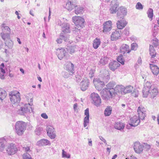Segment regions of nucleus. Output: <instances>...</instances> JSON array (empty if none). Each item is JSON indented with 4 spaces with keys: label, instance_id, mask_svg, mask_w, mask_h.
<instances>
[{
    "label": "nucleus",
    "instance_id": "24",
    "mask_svg": "<svg viewBox=\"0 0 159 159\" xmlns=\"http://www.w3.org/2000/svg\"><path fill=\"white\" fill-rule=\"evenodd\" d=\"M118 20L116 23L117 27L119 29H122L127 25V22L124 18H121Z\"/></svg>",
    "mask_w": 159,
    "mask_h": 159
},
{
    "label": "nucleus",
    "instance_id": "7",
    "mask_svg": "<svg viewBox=\"0 0 159 159\" xmlns=\"http://www.w3.org/2000/svg\"><path fill=\"white\" fill-rule=\"evenodd\" d=\"M72 19L73 21L78 28L80 27L83 28L84 27V20L83 18L78 16H75L73 17Z\"/></svg>",
    "mask_w": 159,
    "mask_h": 159
},
{
    "label": "nucleus",
    "instance_id": "8",
    "mask_svg": "<svg viewBox=\"0 0 159 159\" xmlns=\"http://www.w3.org/2000/svg\"><path fill=\"white\" fill-rule=\"evenodd\" d=\"M90 97L93 101L92 103L95 106L98 107L101 105V99L98 94L93 93L91 94Z\"/></svg>",
    "mask_w": 159,
    "mask_h": 159
},
{
    "label": "nucleus",
    "instance_id": "2",
    "mask_svg": "<svg viewBox=\"0 0 159 159\" xmlns=\"http://www.w3.org/2000/svg\"><path fill=\"white\" fill-rule=\"evenodd\" d=\"M9 98L12 104H18L20 100V94L17 91H12L9 93Z\"/></svg>",
    "mask_w": 159,
    "mask_h": 159
},
{
    "label": "nucleus",
    "instance_id": "22",
    "mask_svg": "<svg viewBox=\"0 0 159 159\" xmlns=\"http://www.w3.org/2000/svg\"><path fill=\"white\" fill-rule=\"evenodd\" d=\"M121 31L119 30H116L113 32L111 35L112 41H115L120 38Z\"/></svg>",
    "mask_w": 159,
    "mask_h": 159
},
{
    "label": "nucleus",
    "instance_id": "59",
    "mask_svg": "<svg viewBox=\"0 0 159 159\" xmlns=\"http://www.w3.org/2000/svg\"><path fill=\"white\" fill-rule=\"evenodd\" d=\"M94 71L93 70H90L89 73V76L90 78H92L94 76Z\"/></svg>",
    "mask_w": 159,
    "mask_h": 159
},
{
    "label": "nucleus",
    "instance_id": "14",
    "mask_svg": "<svg viewBox=\"0 0 159 159\" xmlns=\"http://www.w3.org/2000/svg\"><path fill=\"white\" fill-rule=\"evenodd\" d=\"M127 13L126 9L123 7H120L118 10L117 13V16L118 19L124 18V16L126 15Z\"/></svg>",
    "mask_w": 159,
    "mask_h": 159
},
{
    "label": "nucleus",
    "instance_id": "34",
    "mask_svg": "<svg viewBox=\"0 0 159 159\" xmlns=\"http://www.w3.org/2000/svg\"><path fill=\"white\" fill-rule=\"evenodd\" d=\"M101 44L100 39L96 38L93 41V47L95 49H97Z\"/></svg>",
    "mask_w": 159,
    "mask_h": 159
},
{
    "label": "nucleus",
    "instance_id": "15",
    "mask_svg": "<svg viewBox=\"0 0 159 159\" xmlns=\"http://www.w3.org/2000/svg\"><path fill=\"white\" fill-rule=\"evenodd\" d=\"M89 82L87 78H83L80 84L81 90L83 91L86 90L88 88Z\"/></svg>",
    "mask_w": 159,
    "mask_h": 159
},
{
    "label": "nucleus",
    "instance_id": "17",
    "mask_svg": "<svg viewBox=\"0 0 159 159\" xmlns=\"http://www.w3.org/2000/svg\"><path fill=\"white\" fill-rule=\"evenodd\" d=\"M75 0H68L66 5V8L68 10L71 11L75 7Z\"/></svg>",
    "mask_w": 159,
    "mask_h": 159
},
{
    "label": "nucleus",
    "instance_id": "26",
    "mask_svg": "<svg viewBox=\"0 0 159 159\" xmlns=\"http://www.w3.org/2000/svg\"><path fill=\"white\" fill-rule=\"evenodd\" d=\"M6 143V141L4 138H1L0 139V151L3 153L6 152V150L5 148Z\"/></svg>",
    "mask_w": 159,
    "mask_h": 159
},
{
    "label": "nucleus",
    "instance_id": "16",
    "mask_svg": "<svg viewBox=\"0 0 159 159\" xmlns=\"http://www.w3.org/2000/svg\"><path fill=\"white\" fill-rule=\"evenodd\" d=\"M134 148L135 152L137 153H141L143 150V147L139 142H136L134 143Z\"/></svg>",
    "mask_w": 159,
    "mask_h": 159
},
{
    "label": "nucleus",
    "instance_id": "48",
    "mask_svg": "<svg viewBox=\"0 0 159 159\" xmlns=\"http://www.w3.org/2000/svg\"><path fill=\"white\" fill-rule=\"evenodd\" d=\"M54 131H55L53 127L52 126H50L49 127L48 126V127L47 129V134L48 135H50L51 133Z\"/></svg>",
    "mask_w": 159,
    "mask_h": 159
},
{
    "label": "nucleus",
    "instance_id": "58",
    "mask_svg": "<svg viewBox=\"0 0 159 159\" xmlns=\"http://www.w3.org/2000/svg\"><path fill=\"white\" fill-rule=\"evenodd\" d=\"M82 77L80 75H75V80H76L77 82H80V81Z\"/></svg>",
    "mask_w": 159,
    "mask_h": 159
},
{
    "label": "nucleus",
    "instance_id": "55",
    "mask_svg": "<svg viewBox=\"0 0 159 159\" xmlns=\"http://www.w3.org/2000/svg\"><path fill=\"white\" fill-rule=\"evenodd\" d=\"M138 47V45L136 43H133L131 44V49L132 50H136Z\"/></svg>",
    "mask_w": 159,
    "mask_h": 159
},
{
    "label": "nucleus",
    "instance_id": "33",
    "mask_svg": "<svg viewBox=\"0 0 159 159\" xmlns=\"http://www.w3.org/2000/svg\"><path fill=\"white\" fill-rule=\"evenodd\" d=\"M114 128L119 130H120L121 129H123L124 127V125L123 123L121 122H116L114 125Z\"/></svg>",
    "mask_w": 159,
    "mask_h": 159
},
{
    "label": "nucleus",
    "instance_id": "23",
    "mask_svg": "<svg viewBox=\"0 0 159 159\" xmlns=\"http://www.w3.org/2000/svg\"><path fill=\"white\" fill-rule=\"evenodd\" d=\"M154 64L151 63H150L149 67L153 74L157 75L159 73V68Z\"/></svg>",
    "mask_w": 159,
    "mask_h": 159
},
{
    "label": "nucleus",
    "instance_id": "53",
    "mask_svg": "<svg viewBox=\"0 0 159 159\" xmlns=\"http://www.w3.org/2000/svg\"><path fill=\"white\" fill-rule=\"evenodd\" d=\"M135 7L137 9L141 10L143 9V6L140 2L137 3Z\"/></svg>",
    "mask_w": 159,
    "mask_h": 159
},
{
    "label": "nucleus",
    "instance_id": "3",
    "mask_svg": "<svg viewBox=\"0 0 159 159\" xmlns=\"http://www.w3.org/2000/svg\"><path fill=\"white\" fill-rule=\"evenodd\" d=\"M116 93V92H114V90L112 89L109 91L104 89L101 92V94L103 99L107 101L110 100L111 99L114 97Z\"/></svg>",
    "mask_w": 159,
    "mask_h": 159
},
{
    "label": "nucleus",
    "instance_id": "6",
    "mask_svg": "<svg viewBox=\"0 0 159 159\" xmlns=\"http://www.w3.org/2000/svg\"><path fill=\"white\" fill-rule=\"evenodd\" d=\"M67 49L64 48L58 49L57 50V55L58 58L61 60L64 58L65 59H68L69 56H68Z\"/></svg>",
    "mask_w": 159,
    "mask_h": 159
},
{
    "label": "nucleus",
    "instance_id": "37",
    "mask_svg": "<svg viewBox=\"0 0 159 159\" xmlns=\"http://www.w3.org/2000/svg\"><path fill=\"white\" fill-rule=\"evenodd\" d=\"M10 33H4L3 32L1 33L2 37L5 41L10 39Z\"/></svg>",
    "mask_w": 159,
    "mask_h": 159
},
{
    "label": "nucleus",
    "instance_id": "41",
    "mask_svg": "<svg viewBox=\"0 0 159 159\" xmlns=\"http://www.w3.org/2000/svg\"><path fill=\"white\" fill-rule=\"evenodd\" d=\"M80 32V29L76 28V27H75V29L73 31V34L74 36H76L77 40H78L77 39L78 38H80V37L78 35Z\"/></svg>",
    "mask_w": 159,
    "mask_h": 159
},
{
    "label": "nucleus",
    "instance_id": "47",
    "mask_svg": "<svg viewBox=\"0 0 159 159\" xmlns=\"http://www.w3.org/2000/svg\"><path fill=\"white\" fill-rule=\"evenodd\" d=\"M89 116H86L85 117L84 121V126L86 127L89 123Z\"/></svg>",
    "mask_w": 159,
    "mask_h": 159
},
{
    "label": "nucleus",
    "instance_id": "63",
    "mask_svg": "<svg viewBox=\"0 0 159 159\" xmlns=\"http://www.w3.org/2000/svg\"><path fill=\"white\" fill-rule=\"evenodd\" d=\"M84 114L86 116H89V109L88 108H87L85 110Z\"/></svg>",
    "mask_w": 159,
    "mask_h": 159
},
{
    "label": "nucleus",
    "instance_id": "11",
    "mask_svg": "<svg viewBox=\"0 0 159 159\" xmlns=\"http://www.w3.org/2000/svg\"><path fill=\"white\" fill-rule=\"evenodd\" d=\"M70 35L68 34H65L63 33L60 34L59 38L57 39L56 40L58 43H61L62 42V40H63L65 42H69Z\"/></svg>",
    "mask_w": 159,
    "mask_h": 159
},
{
    "label": "nucleus",
    "instance_id": "64",
    "mask_svg": "<svg viewBox=\"0 0 159 159\" xmlns=\"http://www.w3.org/2000/svg\"><path fill=\"white\" fill-rule=\"evenodd\" d=\"M5 76L4 74H2V73L0 72V78L2 79H4L5 78Z\"/></svg>",
    "mask_w": 159,
    "mask_h": 159
},
{
    "label": "nucleus",
    "instance_id": "42",
    "mask_svg": "<svg viewBox=\"0 0 159 159\" xmlns=\"http://www.w3.org/2000/svg\"><path fill=\"white\" fill-rule=\"evenodd\" d=\"M1 28L3 31L7 32V33H10V29L7 26H5L4 24H2L1 25Z\"/></svg>",
    "mask_w": 159,
    "mask_h": 159
},
{
    "label": "nucleus",
    "instance_id": "52",
    "mask_svg": "<svg viewBox=\"0 0 159 159\" xmlns=\"http://www.w3.org/2000/svg\"><path fill=\"white\" fill-rule=\"evenodd\" d=\"M152 44L155 47H156L158 45V40L157 38L154 37V38L152 39Z\"/></svg>",
    "mask_w": 159,
    "mask_h": 159
},
{
    "label": "nucleus",
    "instance_id": "57",
    "mask_svg": "<svg viewBox=\"0 0 159 159\" xmlns=\"http://www.w3.org/2000/svg\"><path fill=\"white\" fill-rule=\"evenodd\" d=\"M48 136L52 139H53L55 138L56 137V135L55 134V132H53L51 133L50 135H48Z\"/></svg>",
    "mask_w": 159,
    "mask_h": 159
},
{
    "label": "nucleus",
    "instance_id": "45",
    "mask_svg": "<svg viewBox=\"0 0 159 159\" xmlns=\"http://www.w3.org/2000/svg\"><path fill=\"white\" fill-rule=\"evenodd\" d=\"M43 130V128L42 127L37 126L34 131V132L36 134L39 135Z\"/></svg>",
    "mask_w": 159,
    "mask_h": 159
},
{
    "label": "nucleus",
    "instance_id": "61",
    "mask_svg": "<svg viewBox=\"0 0 159 159\" xmlns=\"http://www.w3.org/2000/svg\"><path fill=\"white\" fill-rule=\"evenodd\" d=\"M41 116L45 119H47L48 118L46 113H43L41 114Z\"/></svg>",
    "mask_w": 159,
    "mask_h": 159
},
{
    "label": "nucleus",
    "instance_id": "21",
    "mask_svg": "<svg viewBox=\"0 0 159 159\" xmlns=\"http://www.w3.org/2000/svg\"><path fill=\"white\" fill-rule=\"evenodd\" d=\"M65 69L70 73L71 74H73L74 71V65L70 62H68L66 63L65 66Z\"/></svg>",
    "mask_w": 159,
    "mask_h": 159
},
{
    "label": "nucleus",
    "instance_id": "1",
    "mask_svg": "<svg viewBox=\"0 0 159 159\" xmlns=\"http://www.w3.org/2000/svg\"><path fill=\"white\" fill-rule=\"evenodd\" d=\"M124 56L125 57V55H124ZM128 58L126 59L125 57H124L122 54H120L117 58V61H114L111 62L109 63V68L111 70L114 71L120 65V64L118 62L120 63L122 65H123L125 64V61L126 60H128Z\"/></svg>",
    "mask_w": 159,
    "mask_h": 159
},
{
    "label": "nucleus",
    "instance_id": "31",
    "mask_svg": "<svg viewBox=\"0 0 159 159\" xmlns=\"http://www.w3.org/2000/svg\"><path fill=\"white\" fill-rule=\"evenodd\" d=\"M75 8V13L77 15L78 14H82L84 11V8L83 7L76 5Z\"/></svg>",
    "mask_w": 159,
    "mask_h": 159
},
{
    "label": "nucleus",
    "instance_id": "49",
    "mask_svg": "<svg viewBox=\"0 0 159 159\" xmlns=\"http://www.w3.org/2000/svg\"><path fill=\"white\" fill-rule=\"evenodd\" d=\"M75 46H71L69 48L67 51L71 54H72L74 53L75 51Z\"/></svg>",
    "mask_w": 159,
    "mask_h": 159
},
{
    "label": "nucleus",
    "instance_id": "38",
    "mask_svg": "<svg viewBox=\"0 0 159 159\" xmlns=\"http://www.w3.org/2000/svg\"><path fill=\"white\" fill-rule=\"evenodd\" d=\"M108 60V58L106 57H102L99 62V64L101 65L102 66L106 64L107 63Z\"/></svg>",
    "mask_w": 159,
    "mask_h": 159
},
{
    "label": "nucleus",
    "instance_id": "51",
    "mask_svg": "<svg viewBox=\"0 0 159 159\" xmlns=\"http://www.w3.org/2000/svg\"><path fill=\"white\" fill-rule=\"evenodd\" d=\"M23 159H32L31 156L27 152L23 155Z\"/></svg>",
    "mask_w": 159,
    "mask_h": 159
},
{
    "label": "nucleus",
    "instance_id": "12",
    "mask_svg": "<svg viewBox=\"0 0 159 159\" xmlns=\"http://www.w3.org/2000/svg\"><path fill=\"white\" fill-rule=\"evenodd\" d=\"M144 86L143 90V95L144 97L146 98L148 95L150 94V87L151 86L150 83L148 82H146Z\"/></svg>",
    "mask_w": 159,
    "mask_h": 159
},
{
    "label": "nucleus",
    "instance_id": "54",
    "mask_svg": "<svg viewBox=\"0 0 159 159\" xmlns=\"http://www.w3.org/2000/svg\"><path fill=\"white\" fill-rule=\"evenodd\" d=\"M73 74H71L70 73H68L67 72H63V77L66 78H68L70 77L71 75H72Z\"/></svg>",
    "mask_w": 159,
    "mask_h": 159
},
{
    "label": "nucleus",
    "instance_id": "30",
    "mask_svg": "<svg viewBox=\"0 0 159 159\" xmlns=\"http://www.w3.org/2000/svg\"><path fill=\"white\" fill-rule=\"evenodd\" d=\"M124 88V86L121 85H116L114 89L115 91L116 92L115 95L117 93H121L122 94L123 93Z\"/></svg>",
    "mask_w": 159,
    "mask_h": 159
},
{
    "label": "nucleus",
    "instance_id": "39",
    "mask_svg": "<svg viewBox=\"0 0 159 159\" xmlns=\"http://www.w3.org/2000/svg\"><path fill=\"white\" fill-rule=\"evenodd\" d=\"M112 107L111 106H108L104 111V115L106 116H109L111 113Z\"/></svg>",
    "mask_w": 159,
    "mask_h": 159
},
{
    "label": "nucleus",
    "instance_id": "40",
    "mask_svg": "<svg viewBox=\"0 0 159 159\" xmlns=\"http://www.w3.org/2000/svg\"><path fill=\"white\" fill-rule=\"evenodd\" d=\"M5 42V45L9 48H12L13 46V42L10 39L6 40Z\"/></svg>",
    "mask_w": 159,
    "mask_h": 159
},
{
    "label": "nucleus",
    "instance_id": "18",
    "mask_svg": "<svg viewBox=\"0 0 159 159\" xmlns=\"http://www.w3.org/2000/svg\"><path fill=\"white\" fill-rule=\"evenodd\" d=\"M119 5V3L116 1L111 2V5L110 9V13L111 14L115 13L117 11H118V7Z\"/></svg>",
    "mask_w": 159,
    "mask_h": 159
},
{
    "label": "nucleus",
    "instance_id": "36",
    "mask_svg": "<svg viewBox=\"0 0 159 159\" xmlns=\"http://www.w3.org/2000/svg\"><path fill=\"white\" fill-rule=\"evenodd\" d=\"M150 94L152 97L154 98L158 93V90L156 88H152L151 86L150 87Z\"/></svg>",
    "mask_w": 159,
    "mask_h": 159
},
{
    "label": "nucleus",
    "instance_id": "35",
    "mask_svg": "<svg viewBox=\"0 0 159 159\" xmlns=\"http://www.w3.org/2000/svg\"><path fill=\"white\" fill-rule=\"evenodd\" d=\"M123 93L124 94L127 93H129L132 92L133 87L131 85H128L124 88L123 89Z\"/></svg>",
    "mask_w": 159,
    "mask_h": 159
},
{
    "label": "nucleus",
    "instance_id": "28",
    "mask_svg": "<svg viewBox=\"0 0 159 159\" xmlns=\"http://www.w3.org/2000/svg\"><path fill=\"white\" fill-rule=\"evenodd\" d=\"M121 52L124 54L125 53H129L131 51L129 46L126 44H123L121 48Z\"/></svg>",
    "mask_w": 159,
    "mask_h": 159
},
{
    "label": "nucleus",
    "instance_id": "4",
    "mask_svg": "<svg viewBox=\"0 0 159 159\" xmlns=\"http://www.w3.org/2000/svg\"><path fill=\"white\" fill-rule=\"evenodd\" d=\"M26 124L22 121L17 122L15 125L16 132L19 135H21L26 129Z\"/></svg>",
    "mask_w": 159,
    "mask_h": 159
},
{
    "label": "nucleus",
    "instance_id": "44",
    "mask_svg": "<svg viewBox=\"0 0 159 159\" xmlns=\"http://www.w3.org/2000/svg\"><path fill=\"white\" fill-rule=\"evenodd\" d=\"M104 74V75L102 77L103 80L107 82L110 79L109 74L107 71L105 70Z\"/></svg>",
    "mask_w": 159,
    "mask_h": 159
},
{
    "label": "nucleus",
    "instance_id": "20",
    "mask_svg": "<svg viewBox=\"0 0 159 159\" xmlns=\"http://www.w3.org/2000/svg\"><path fill=\"white\" fill-rule=\"evenodd\" d=\"M140 120L139 117L137 118V116H135L130 119V122L129 124L131 126L135 127L138 125L140 122Z\"/></svg>",
    "mask_w": 159,
    "mask_h": 159
},
{
    "label": "nucleus",
    "instance_id": "32",
    "mask_svg": "<svg viewBox=\"0 0 159 159\" xmlns=\"http://www.w3.org/2000/svg\"><path fill=\"white\" fill-rule=\"evenodd\" d=\"M7 96L6 92L2 89H0V102H2Z\"/></svg>",
    "mask_w": 159,
    "mask_h": 159
},
{
    "label": "nucleus",
    "instance_id": "56",
    "mask_svg": "<svg viewBox=\"0 0 159 159\" xmlns=\"http://www.w3.org/2000/svg\"><path fill=\"white\" fill-rule=\"evenodd\" d=\"M143 148H144V149L146 151L148 150L151 147L150 145L145 143H144V144L143 145Z\"/></svg>",
    "mask_w": 159,
    "mask_h": 159
},
{
    "label": "nucleus",
    "instance_id": "50",
    "mask_svg": "<svg viewBox=\"0 0 159 159\" xmlns=\"http://www.w3.org/2000/svg\"><path fill=\"white\" fill-rule=\"evenodd\" d=\"M123 35H125V36H128L129 34V27L126 28L123 32Z\"/></svg>",
    "mask_w": 159,
    "mask_h": 159
},
{
    "label": "nucleus",
    "instance_id": "13",
    "mask_svg": "<svg viewBox=\"0 0 159 159\" xmlns=\"http://www.w3.org/2000/svg\"><path fill=\"white\" fill-rule=\"evenodd\" d=\"M138 117L141 120L144 119L146 116V109L143 106H141L139 107L138 109Z\"/></svg>",
    "mask_w": 159,
    "mask_h": 159
},
{
    "label": "nucleus",
    "instance_id": "9",
    "mask_svg": "<svg viewBox=\"0 0 159 159\" xmlns=\"http://www.w3.org/2000/svg\"><path fill=\"white\" fill-rule=\"evenodd\" d=\"M6 152H7L8 155H11L16 152L17 148L15 144L11 143L7 145L6 148Z\"/></svg>",
    "mask_w": 159,
    "mask_h": 159
},
{
    "label": "nucleus",
    "instance_id": "27",
    "mask_svg": "<svg viewBox=\"0 0 159 159\" xmlns=\"http://www.w3.org/2000/svg\"><path fill=\"white\" fill-rule=\"evenodd\" d=\"M97 83H95L96 86L95 87L96 89L98 90H101L104 86L105 84L104 82L103 81H101L100 79H98L96 80Z\"/></svg>",
    "mask_w": 159,
    "mask_h": 159
},
{
    "label": "nucleus",
    "instance_id": "43",
    "mask_svg": "<svg viewBox=\"0 0 159 159\" xmlns=\"http://www.w3.org/2000/svg\"><path fill=\"white\" fill-rule=\"evenodd\" d=\"M114 85L115 84L113 83L110 82L106 85L107 88L106 89L109 91L112 89L115 91L114 89Z\"/></svg>",
    "mask_w": 159,
    "mask_h": 159
},
{
    "label": "nucleus",
    "instance_id": "10",
    "mask_svg": "<svg viewBox=\"0 0 159 159\" xmlns=\"http://www.w3.org/2000/svg\"><path fill=\"white\" fill-rule=\"evenodd\" d=\"M149 50L150 54L151 56L150 60V62L152 63H156L157 61V60H155L154 58L156 57V52L154 49L153 46L150 45Z\"/></svg>",
    "mask_w": 159,
    "mask_h": 159
},
{
    "label": "nucleus",
    "instance_id": "5",
    "mask_svg": "<svg viewBox=\"0 0 159 159\" xmlns=\"http://www.w3.org/2000/svg\"><path fill=\"white\" fill-rule=\"evenodd\" d=\"M17 113L21 115H25V114L33 112V109L30 104H25L24 106L21 107L17 111Z\"/></svg>",
    "mask_w": 159,
    "mask_h": 159
},
{
    "label": "nucleus",
    "instance_id": "25",
    "mask_svg": "<svg viewBox=\"0 0 159 159\" xmlns=\"http://www.w3.org/2000/svg\"><path fill=\"white\" fill-rule=\"evenodd\" d=\"M61 30L62 32L65 34L70 33V25L68 23H63L61 25Z\"/></svg>",
    "mask_w": 159,
    "mask_h": 159
},
{
    "label": "nucleus",
    "instance_id": "62",
    "mask_svg": "<svg viewBox=\"0 0 159 159\" xmlns=\"http://www.w3.org/2000/svg\"><path fill=\"white\" fill-rule=\"evenodd\" d=\"M99 138L102 141L106 144H107L106 141L103 138V137L102 136H99Z\"/></svg>",
    "mask_w": 159,
    "mask_h": 159
},
{
    "label": "nucleus",
    "instance_id": "46",
    "mask_svg": "<svg viewBox=\"0 0 159 159\" xmlns=\"http://www.w3.org/2000/svg\"><path fill=\"white\" fill-rule=\"evenodd\" d=\"M153 10L151 8H149L147 11V14L148 17L150 18L151 19V20H152V18L153 16Z\"/></svg>",
    "mask_w": 159,
    "mask_h": 159
},
{
    "label": "nucleus",
    "instance_id": "19",
    "mask_svg": "<svg viewBox=\"0 0 159 159\" xmlns=\"http://www.w3.org/2000/svg\"><path fill=\"white\" fill-rule=\"evenodd\" d=\"M112 22L111 20H108L103 24V32L107 33L110 31L112 29Z\"/></svg>",
    "mask_w": 159,
    "mask_h": 159
},
{
    "label": "nucleus",
    "instance_id": "29",
    "mask_svg": "<svg viewBox=\"0 0 159 159\" xmlns=\"http://www.w3.org/2000/svg\"><path fill=\"white\" fill-rule=\"evenodd\" d=\"M50 143L49 141L47 139H43L38 141L37 145L39 146H43L48 145Z\"/></svg>",
    "mask_w": 159,
    "mask_h": 159
},
{
    "label": "nucleus",
    "instance_id": "60",
    "mask_svg": "<svg viewBox=\"0 0 159 159\" xmlns=\"http://www.w3.org/2000/svg\"><path fill=\"white\" fill-rule=\"evenodd\" d=\"M64 150H62V157H66L67 158H69L70 157V155L69 154L67 155L66 154H64Z\"/></svg>",
    "mask_w": 159,
    "mask_h": 159
}]
</instances>
